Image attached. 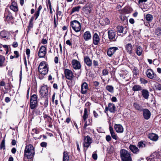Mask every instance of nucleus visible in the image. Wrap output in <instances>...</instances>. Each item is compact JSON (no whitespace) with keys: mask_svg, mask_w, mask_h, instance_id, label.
<instances>
[{"mask_svg":"<svg viewBox=\"0 0 161 161\" xmlns=\"http://www.w3.org/2000/svg\"><path fill=\"white\" fill-rule=\"evenodd\" d=\"M34 154V148L32 145L30 144L25 146L24 152V158L26 157L28 159H31L33 157Z\"/></svg>","mask_w":161,"mask_h":161,"instance_id":"obj_1","label":"nucleus"},{"mask_svg":"<svg viewBox=\"0 0 161 161\" xmlns=\"http://www.w3.org/2000/svg\"><path fill=\"white\" fill-rule=\"evenodd\" d=\"M120 156L122 161H132L130 153L128 151L122 149L120 151Z\"/></svg>","mask_w":161,"mask_h":161,"instance_id":"obj_2","label":"nucleus"},{"mask_svg":"<svg viewBox=\"0 0 161 161\" xmlns=\"http://www.w3.org/2000/svg\"><path fill=\"white\" fill-rule=\"evenodd\" d=\"M48 65L45 61L42 62L39 64L38 69L39 72L43 75L47 74L48 72Z\"/></svg>","mask_w":161,"mask_h":161,"instance_id":"obj_3","label":"nucleus"},{"mask_svg":"<svg viewBox=\"0 0 161 161\" xmlns=\"http://www.w3.org/2000/svg\"><path fill=\"white\" fill-rule=\"evenodd\" d=\"M88 117V112L86 108H85L83 115V119L84 121L85 122L84 126V128L86 129L87 126L91 125L92 120L91 119H88V121L87 120V119Z\"/></svg>","mask_w":161,"mask_h":161,"instance_id":"obj_4","label":"nucleus"},{"mask_svg":"<svg viewBox=\"0 0 161 161\" xmlns=\"http://www.w3.org/2000/svg\"><path fill=\"white\" fill-rule=\"evenodd\" d=\"M38 104L37 97L36 94H33L31 96L30 105L31 108L34 109L37 106Z\"/></svg>","mask_w":161,"mask_h":161,"instance_id":"obj_5","label":"nucleus"},{"mask_svg":"<svg viewBox=\"0 0 161 161\" xmlns=\"http://www.w3.org/2000/svg\"><path fill=\"white\" fill-rule=\"evenodd\" d=\"M71 26L73 29L76 32H78L81 29V25L80 23L76 20L73 21L70 23Z\"/></svg>","mask_w":161,"mask_h":161,"instance_id":"obj_6","label":"nucleus"},{"mask_svg":"<svg viewBox=\"0 0 161 161\" xmlns=\"http://www.w3.org/2000/svg\"><path fill=\"white\" fill-rule=\"evenodd\" d=\"M92 142V139L89 136H87L84 137L83 143L84 147H86L87 148L90 146Z\"/></svg>","mask_w":161,"mask_h":161,"instance_id":"obj_7","label":"nucleus"},{"mask_svg":"<svg viewBox=\"0 0 161 161\" xmlns=\"http://www.w3.org/2000/svg\"><path fill=\"white\" fill-rule=\"evenodd\" d=\"M64 72L66 78L69 80H72L74 77L72 71L69 69H65Z\"/></svg>","mask_w":161,"mask_h":161,"instance_id":"obj_8","label":"nucleus"},{"mask_svg":"<svg viewBox=\"0 0 161 161\" xmlns=\"http://www.w3.org/2000/svg\"><path fill=\"white\" fill-rule=\"evenodd\" d=\"M82 10L86 14L89 15L92 12L91 5L90 4L87 3L83 7Z\"/></svg>","mask_w":161,"mask_h":161,"instance_id":"obj_9","label":"nucleus"},{"mask_svg":"<svg viewBox=\"0 0 161 161\" xmlns=\"http://www.w3.org/2000/svg\"><path fill=\"white\" fill-rule=\"evenodd\" d=\"M47 49L43 46H42L40 48L38 53V55L39 57H44L46 53Z\"/></svg>","mask_w":161,"mask_h":161,"instance_id":"obj_10","label":"nucleus"},{"mask_svg":"<svg viewBox=\"0 0 161 161\" xmlns=\"http://www.w3.org/2000/svg\"><path fill=\"white\" fill-rule=\"evenodd\" d=\"M40 94L42 97H46L48 95L47 87L46 86H42L40 91Z\"/></svg>","mask_w":161,"mask_h":161,"instance_id":"obj_11","label":"nucleus"},{"mask_svg":"<svg viewBox=\"0 0 161 161\" xmlns=\"http://www.w3.org/2000/svg\"><path fill=\"white\" fill-rule=\"evenodd\" d=\"M117 31L118 33H121L124 34H125L127 32V28L126 27H123L122 26H118L117 28Z\"/></svg>","mask_w":161,"mask_h":161,"instance_id":"obj_12","label":"nucleus"},{"mask_svg":"<svg viewBox=\"0 0 161 161\" xmlns=\"http://www.w3.org/2000/svg\"><path fill=\"white\" fill-rule=\"evenodd\" d=\"M108 38L110 40L114 41L116 36V32L112 30H110L108 32Z\"/></svg>","mask_w":161,"mask_h":161,"instance_id":"obj_13","label":"nucleus"},{"mask_svg":"<svg viewBox=\"0 0 161 161\" xmlns=\"http://www.w3.org/2000/svg\"><path fill=\"white\" fill-rule=\"evenodd\" d=\"M146 74L147 76L150 79H153L155 76L156 74L154 73L151 69H148L146 72Z\"/></svg>","mask_w":161,"mask_h":161,"instance_id":"obj_14","label":"nucleus"},{"mask_svg":"<svg viewBox=\"0 0 161 161\" xmlns=\"http://www.w3.org/2000/svg\"><path fill=\"white\" fill-rule=\"evenodd\" d=\"M143 116L144 119L146 120L148 119L151 116V112L147 108L143 109L142 111Z\"/></svg>","mask_w":161,"mask_h":161,"instance_id":"obj_15","label":"nucleus"},{"mask_svg":"<svg viewBox=\"0 0 161 161\" xmlns=\"http://www.w3.org/2000/svg\"><path fill=\"white\" fill-rule=\"evenodd\" d=\"M118 49L117 47H112L109 48L107 51V54L109 57H111Z\"/></svg>","mask_w":161,"mask_h":161,"instance_id":"obj_16","label":"nucleus"},{"mask_svg":"<svg viewBox=\"0 0 161 161\" xmlns=\"http://www.w3.org/2000/svg\"><path fill=\"white\" fill-rule=\"evenodd\" d=\"M116 109V107L113 103H109L108 104V107L105 108L106 111L109 110L111 113H114Z\"/></svg>","mask_w":161,"mask_h":161,"instance_id":"obj_17","label":"nucleus"},{"mask_svg":"<svg viewBox=\"0 0 161 161\" xmlns=\"http://www.w3.org/2000/svg\"><path fill=\"white\" fill-rule=\"evenodd\" d=\"M114 128L116 132L118 133H122L123 132V127L120 124H115Z\"/></svg>","mask_w":161,"mask_h":161,"instance_id":"obj_18","label":"nucleus"},{"mask_svg":"<svg viewBox=\"0 0 161 161\" xmlns=\"http://www.w3.org/2000/svg\"><path fill=\"white\" fill-rule=\"evenodd\" d=\"M72 64L73 68L75 69H79L81 68L80 64L79 62L76 60H73Z\"/></svg>","mask_w":161,"mask_h":161,"instance_id":"obj_19","label":"nucleus"},{"mask_svg":"<svg viewBox=\"0 0 161 161\" xmlns=\"http://www.w3.org/2000/svg\"><path fill=\"white\" fill-rule=\"evenodd\" d=\"M88 90V85L87 83L85 82L81 85V92L83 94H86Z\"/></svg>","mask_w":161,"mask_h":161,"instance_id":"obj_20","label":"nucleus"},{"mask_svg":"<svg viewBox=\"0 0 161 161\" xmlns=\"http://www.w3.org/2000/svg\"><path fill=\"white\" fill-rule=\"evenodd\" d=\"M100 39L98 34L95 33L93 36V43L95 45H97L99 42Z\"/></svg>","mask_w":161,"mask_h":161,"instance_id":"obj_21","label":"nucleus"},{"mask_svg":"<svg viewBox=\"0 0 161 161\" xmlns=\"http://www.w3.org/2000/svg\"><path fill=\"white\" fill-rule=\"evenodd\" d=\"M85 63L86 65L89 67L92 66V60L88 56H85L84 58Z\"/></svg>","mask_w":161,"mask_h":161,"instance_id":"obj_22","label":"nucleus"},{"mask_svg":"<svg viewBox=\"0 0 161 161\" xmlns=\"http://www.w3.org/2000/svg\"><path fill=\"white\" fill-rule=\"evenodd\" d=\"M130 150L134 153H137L139 152V150L136 146L130 145L129 146Z\"/></svg>","mask_w":161,"mask_h":161,"instance_id":"obj_23","label":"nucleus"},{"mask_svg":"<svg viewBox=\"0 0 161 161\" xmlns=\"http://www.w3.org/2000/svg\"><path fill=\"white\" fill-rule=\"evenodd\" d=\"M125 47L127 53L129 54H131L132 53L133 47L130 43H128L126 44Z\"/></svg>","mask_w":161,"mask_h":161,"instance_id":"obj_24","label":"nucleus"},{"mask_svg":"<svg viewBox=\"0 0 161 161\" xmlns=\"http://www.w3.org/2000/svg\"><path fill=\"white\" fill-rule=\"evenodd\" d=\"M143 49L142 47L140 46L137 45L136 46V54L139 56H141L142 53Z\"/></svg>","mask_w":161,"mask_h":161,"instance_id":"obj_25","label":"nucleus"},{"mask_svg":"<svg viewBox=\"0 0 161 161\" xmlns=\"http://www.w3.org/2000/svg\"><path fill=\"white\" fill-rule=\"evenodd\" d=\"M148 138L152 140L156 141L158 140V136L155 134L151 133L149 134Z\"/></svg>","mask_w":161,"mask_h":161,"instance_id":"obj_26","label":"nucleus"},{"mask_svg":"<svg viewBox=\"0 0 161 161\" xmlns=\"http://www.w3.org/2000/svg\"><path fill=\"white\" fill-rule=\"evenodd\" d=\"M84 38L86 41H88L91 38V35L89 31H86L84 34Z\"/></svg>","mask_w":161,"mask_h":161,"instance_id":"obj_27","label":"nucleus"},{"mask_svg":"<svg viewBox=\"0 0 161 161\" xmlns=\"http://www.w3.org/2000/svg\"><path fill=\"white\" fill-rule=\"evenodd\" d=\"M142 95L145 99H148L149 96V92L148 90L143 89L142 91Z\"/></svg>","mask_w":161,"mask_h":161,"instance_id":"obj_28","label":"nucleus"},{"mask_svg":"<svg viewBox=\"0 0 161 161\" xmlns=\"http://www.w3.org/2000/svg\"><path fill=\"white\" fill-rule=\"evenodd\" d=\"M133 106L135 109L137 110L142 111L143 109L142 106L137 103H134L133 104Z\"/></svg>","mask_w":161,"mask_h":161,"instance_id":"obj_29","label":"nucleus"},{"mask_svg":"<svg viewBox=\"0 0 161 161\" xmlns=\"http://www.w3.org/2000/svg\"><path fill=\"white\" fill-rule=\"evenodd\" d=\"M4 17H5L6 20L9 21L13 19L11 14L9 12H5L4 14Z\"/></svg>","mask_w":161,"mask_h":161,"instance_id":"obj_30","label":"nucleus"},{"mask_svg":"<svg viewBox=\"0 0 161 161\" xmlns=\"http://www.w3.org/2000/svg\"><path fill=\"white\" fill-rule=\"evenodd\" d=\"M102 20L101 24L103 25H106L109 24L110 21L107 18L103 19Z\"/></svg>","mask_w":161,"mask_h":161,"instance_id":"obj_31","label":"nucleus"},{"mask_svg":"<svg viewBox=\"0 0 161 161\" xmlns=\"http://www.w3.org/2000/svg\"><path fill=\"white\" fill-rule=\"evenodd\" d=\"M146 143L145 141H141L138 142L137 146L140 148H142L146 147Z\"/></svg>","mask_w":161,"mask_h":161,"instance_id":"obj_32","label":"nucleus"},{"mask_svg":"<svg viewBox=\"0 0 161 161\" xmlns=\"http://www.w3.org/2000/svg\"><path fill=\"white\" fill-rule=\"evenodd\" d=\"M63 161H69V156L68 153L64 151L63 153Z\"/></svg>","mask_w":161,"mask_h":161,"instance_id":"obj_33","label":"nucleus"},{"mask_svg":"<svg viewBox=\"0 0 161 161\" xmlns=\"http://www.w3.org/2000/svg\"><path fill=\"white\" fill-rule=\"evenodd\" d=\"M132 90L134 91H137L142 90L141 86L138 85H135L132 87Z\"/></svg>","mask_w":161,"mask_h":161,"instance_id":"obj_34","label":"nucleus"},{"mask_svg":"<svg viewBox=\"0 0 161 161\" xmlns=\"http://www.w3.org/2000/svg\"><path fill=\"white\" fill-rule=\"evenodd\" d=\"M145 18L148 22H150L153 19V17L152 15L148 14L146 15Z\"/></svg>","mask_w":161,"mask_h":161,"instance_id":"obj_35","label":"nucleus"},{"mask_svg":"<svg viewBox=\"0 0 161 161\" xmlns=\"http://www.w3.org/2000/svg\"><path fill=\"white\" fill-rule=\"evenodd\" d=\"M7 32L5 31H3L0 32V35L1 37L6 38L7 36Z\"/></svg>","mask_w":161,"mask_h":161,"instance_id":"obj_36","label":"nucleus"},{"mask_svg":"<svg viewBox=\"0 0 161 161\" xmlns=\"http://www.w3.org/2000/svg\"><path fill=\"white\" fill-rule=\"evenodd\" d=\"M81 8L80 6H78L73 7L71 10V13H73L75 12H78L79 11L80 9Z\"/></svg>","mask_w":161,"mask_h":161,"instance_id":"obj_37","label":"nucleus"},{"mask_svg":"<svg viewBox=\"0 0 161 161\" xmlns=\"http://www.w3.org/2000/svg\"><path fill=\"white\" fill-rule=\"evenodd\" d=\"M106 89L110 92H114V88L111 86H106Z\"/></svg>","mask_w":161,"mask_h":161,"instance_id":"obj_38","label":"nucleus"},{"mask_svg":"<svg viewBox=\"0 0 161 161\" xmlns=\"http://www.w3.org/2000/svg\"><path fill=\"white\" fill-rule=\"evenodd\" d=\"M5 58L3 56H0V66H2L4 63Z\"/></svg>","mask_w":161,"mask_h":161,"instance_id":"obj_39","label":"nucleus"},{"mask_svg":"<svg viewBox=\"0 0 161 161\" xmlns=\"http://www.w3.org/2000/svg\"><path fill=\"white\" fill-rule=\"evenodd\" d=\"M0 148L1 149L3 148L4 149H5V140L4 139L2 141L0 144Z\"/></svg>","mask_w":161,"mask_h":161,"instance_id":"obj_40","label":"nucleus"},{"mask_svg":"<svg viewBox=\"0 0 161 161\" xmlns=\"http://www.w3.org/2000/svg\"><path fill=\"white\" fill-rule=\"evenodd\" d=\"M155 33L158 36H160L161 35V28H158L155 30Z\"/></svg>","mask_w":161,"mask_h":161,"instance_id":"obj_41","label":"nucleus"},{"mask_svg":"<svg viewBox=\"0 0 161 161\" xmlns=\"http://www.w3.org/2000/svg\"><path fill=\"white\" fill-rule=\"evenodd\" d=\"M10 8L11 9L13 10L15 12H16L18 11V7L13 6H10Z\"/></svg>","mask_w":161,"mask_h":161,"instance_id":"obj_42","label":"nucleus"},{"mask_svg":"<svg viewBox=\"0 0 161 161\" xmlns=\"http://www.w3.org/2000/svg\"><path fill=\"white\" fill-rule=\"evenodd\" d=\"M48 104V100L47 98H46L44 102L43 106L45 108L47 107Z\"/></svg>","mask_w":161,"mask_h":161,"instance_id":"obj_43","label":"nucleus"},{"mask_svg":"<svg viewBox=\"0 0 161 161\" xmlns=\"http://www.w3.org/2000/svg\"><path fill=\"white\" fill-rule=\"evenodd\" d=\"M155 87L157 90H161V84L157 83L155 86Z\"/></svg>","mask_w":161,"mask_h":161,"instance_id":"obj_44","label":"nucleus"},{"mask_svg":"<svg viewBox=\"0 0 161 161\" xmlns=\"http://www.w3.org/2000/svg\"><path fill=\"white\" fill-rule=\"evenodd\" d=\"M48 5L49 6L50 12L51 13H52V6L50 0H48V4L47 5V6H48Z\"/></svg>","mask_w":161,"mask_h":161,"instance_id":"obj_45","label":"nucleus"},{"mask_svg":"<svg viewBox=\"0 0 161 161\" xmlns=\"http://www.w3.org/2000/svg\"><path fill=\"white\" fill-rule=\"evenodd\" d=\"M140 81L143 84H145L147 82V81L143 78H141L140 79Z\"/></svg>","mask_w":161,"mask_h":161,"instance_id":"obj_46","label":"nucleus"},{"mask_svg":"<svg viewBox=\"0 0 161 161\" xmlns=\"http://www.w3.org/2000/svg\"><path fill=\"white\" fill-rule=\"evenodd\" d=\"M93 65L95 67H96L98 65V62L96 60H94L93 61Z\"/></svg>","mask_w":161,"mask_h":161,"instance_id":"obj_47","label":"nucleus"},{"mask_svg":"<svg viewBox=\"0 0 161 161\" xmlns=\"http://www.w3.org/2000/svg\"><path fill=\"white\" fill-rule=\"evenodd\" d=\"M111 135L113 139L116 140L117 139L118 137L114 132L113 133V134L112 133L111 134Z\"/></svg>","mask_w":161,"mask_h":161,"instance_id":"obj_48","label":"nucleus"},{"mask_svg":"<svg viewBox=\"0 0 161 161\" xmlns=\"http://www.w3.org/2000/svg\"><path fill=\"white\" fill-rule=\"evenodd\" d=\"M93 84L94 86L95 87H97L98 86L99 83L97 81H94L93 82Z\"/></svg>","mask_w":161,"mask_h":161,"instance_id":"obj_49","label":"nucleus"},{"mask_svg":"<svg viewBox=\"0 0 161 161\" xmlns=\"http://www.w3.org/2000/svg\"><path fill=\"white\" fill-rule=\"evenodd\" d=\"M106 139L107 142H109L111 140V138L110 136L107 135L106 137Z\"/></svg>","mask_w":161,"mask_h":161,"instance_id":"obj_50","label":"nucleus"},{"mask_svg":"<svg viewBox=\"0 0 161 161\" xmlns=\"http://www.w3.org/2000/svg\"><path fill=\"white\" fill-rule=\"evenodd\" d=\"M41 146L42 147H46L47 146V143L45 142H42L41 143Z\"/></svg>","mask_w":161,"mask_h":161,"instance_id":"obj_51","label":"nucleus"},{"mask_svg":"<svg viewBox=\"0 0 161 161\" xmlns=\"http://www.w3.org/2000/svg\"><path fill=\"white\" fill-rule=\"evenodd\" d=\"M153 79L158 82H160L161 81L160 78L157 76L156 74L155 75V76Z\"/></svg>","mask_w":161,"mask_h":161,"instance_id":"obj_52","label":"nucleus"},{"mask_svg":"<svg viewBox=\"0 0 161 161\" xmlns=\"http://www.w3.org/2000/svg\"><path fill=\"white\" fill-rule=\"evenodd\" d=\"M92 157L94 159L96 160L97 158V154L95 153H93Z\"/></svg>","mask_w":161,"mask_h":161,"instance_id":"obj_53","label":"nucleus"},{"mask_svg":"<svg viewBox=\"0 0 161 161\" xmlns=\"http://www.w3.org/2000/svg\"><path fill=\"white\" fill-rule=\"evenodd\" d=\"M14 54L16 55L15 57V58H18L19 56V52L17 51H15L14 52Z\"/></svg>","mask_w":161,"mask_h":161,"instance_id":"obj_54","label":"nucleus"},{"mask_svg":"<svg viewBox=\"0 0 161 161\" xmlns=\"http://www.w3.org/2000/svg\"><path fill=\"white\" fill-rule=\"evenodd\" d=\"M32 131L34 132L35 133L38 134L39 133V131L36 129H34L32 130Z\"/></svg>","mask_w":161,"mask_h":161,"instance_id":"obj_55","label":"nucleus"},{"mask_svg":"<svg viewBox=\"0 0 161 161\" xmlns=\"http://www.w3.org/2000/svg\"><path fill=\"white\" fill-rule=\"evenodd\" d=\"M66 43L67 45H69L70 46H71L72 45V43L69 40H67L66 41Z\"/></svg>","mask_w":161,"mask_h":161,"instance_id":"obj_56","label":"nucleus"},{"mask_svg":"<svg viewBox=\"0 0 161 161\" xmlns=\"http://www.w3.org/2000/svg\"><path fill=\"white\" fill-rule=\"evenodd\" d=\"M40 12L37 11L35 14V15L36 17L35 19H37L39 15Z\"/></svg>","mask_w":161,"mask_h":161,"instance_id":"obj_57","label":"nucleus"},{"mask_svg":"<svg viewBox=\"0 0 161 161\" xmlns=\"http://www.w3.org/2000/svg\"><path fill=\"white\" fill-rule=\"evenodd\" d=\"M12 46L14 47H18V44L17 42H13Z\"/></svg>","mask_w":161,"mask_h":161,"instance_id":"obj_58","label":"nucleus"},{"mask_svg":"<svg viewBox=\"0 0 161 161\" xmlns=\"http://www.w3.org/2000/svg\"><path fill=\"white\" fill-rule=\"evenodd\" d=\"M133 74L136 75L138 74V71L135 69H133Z\"/></svg>","mask_w":161,"mask_h":161,"instance_id":"obj_59","label":"nucleus"},{"mask_svg":"<svg viewBox=\"0 0 161 161\" xmlns=\"http://www.w3.org/2000/svg\"><path fill=\"white\" fill-rule=\"evenodd\" d=\"M103 75H106L108 74V72L106 70L104 69L103 71Z\"/></svg>","mask_w":161,"mask_h":161,"instance_id":"obj_60","label":"nucleus"},{"mask_svg":"<svg viewBox=\"0 0 161 161\" xmlns=\"http://www.w3.org/2000/svg\"><path fill=\"white\" fill-rule=\"evenodd\" d=\"M10 99L8 97H6L5 99V101L6 103H8L10 101Z\"/></svg>","mask_w":161,"mask_h":161,"instance_id":"obj_61","label":"nucleus"},{"mask_svg":"<svg viewBox=\"0 0 161 161\" xmlns=\"http://www.w3.org/2000/svg\"><path fill=\"white\" fill-rule=\"evenodd\" d=\"M109 130H110L111 134H112V133L113 134V133L114 132V131L113 128L111 126H109Z\"/></svg>","mask_w":161,"mask_h":161,"instance_id":"obj_62","label":"nucleus"},{"mask_svg":"<svg viewBox=\"0 0 161 161\" xmlns=\"http://www.w3.org/2000/svg\"><path fill=\"white\" fill-rule=\"evenodd\" d=\"M42 43L43 44H45L47 43V41L46 39H43L42 41Z\"/></svg>","mask_w":161,"mask_h":161,"instance_id":"obj_63","label":"nucleus"},{"mask_svg":"<svg viewBox=\"0 0 161 161\" xmlns=\"http://www.w3.org/2000/svg\"><path fill=\"white\" fill-rule=\"evenodd\" d=\"M16 149L14 147L12 148L11 150V152L13 154H15L16 152Z\"/></svg>","mask_w":161,"mask_h":161,"instance_id":"obj_64","label":"nucleus"}]
</instances>
